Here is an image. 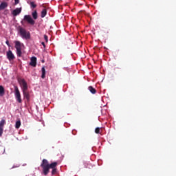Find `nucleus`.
<instances>
[{"label": "nucleus", "mask_w": 176, "mask_h": 176, "mask_svg": "<svg viewBox=\"0 0 176 176\" xmlns=\"http://www.w3.org/2000/svg\"><path fill=\"white\" fill-rule=\"evenodd\" d=\"M57 162H52V164H50L47 160H43L41 167L43 168V175H47L50 172V169L54 168V166H57Z\"/></svg>", "instance_id": "obj_1"}, {"label": "nucleus", "mask_w": 176, "mask_h": 176, "mask_svg": "<svg viewBox=\"0 0 176 176\" xmlns=\"http://www.w3.org/2000/svg\"><path fill=\"white\" fill-rule=\"evenodd\" d=\"M18 32H19V36L23 39L28 40L31 38L30 32L21 26L18 27Z\"/></svg>", "instance_id": "obj_2"}, {"label": "nucleus", "mask_w": 176, "mask_h": 176, "mask_svg": "<svg viewBox=\"0 0 176 176\" xmlns=\"http://www.w3.org/2000/svg\"><path fill=\"white\" fill-rule=\"evenodd\" d=\"M25 22L31 25H34L36 23L35 21L32 18L30 15H25L23 19L21 21V24L24 25Z\"/></svg>", "instance_id": "obj_3"}, {"label": "nucleus", "mask_w": 176, "mask_h": 176, "mask_svg": "<svg viewBox=\"0 0 176 176\" xmlns=\"http://www.w3.org/2000/svg\"><path fill=\"white\" fill-rule=\"evenodd\" d=\"M18 82H19V85L21 87L22 91L28 90V82L25 81L24 78H19Z\"/></svg>", "instance_id": "obj_4"}, {"label": "nucleus", "mask_w": 176, "mask_h": 176, "mask_svg": "<svg viewBox=\"0 0 176 176\" xmlns=\"http://www.w3.org/2000/svg\"><path fill=\"white\" fill-rule=\"evenodd\" d=\"M14 43H15V49H16V56L20 58L22 56L21 43L16 41Z\"/></svg>", "instance_id": "obj_5"}, {"label": "nucleus", "mask_w": 176, "mask_h": 176, "mask_svg": "<svg viewBox=\"0 0 176 176\" xmlns=\"http://www.w3.org/2000/svg\"><path fill=\"white\" fill-rule=\"evenodd\" d=\"M14 88L15 89V99L18 102L22 103L21 95L18 87L15 86Z\"/></svg>", "instance_id": "obj_6"}, {"label": "nucleus", "mask_w": 176, "mask_h": 176, "mask_svg": "<svg viewBox=\"0 0 176 176\" xmlns=\"http://www.w3.org/2000/svg\"><path fill=\"white\" fill-rule=\"evenodd\" d=\"M37 65V58L35 56H32L30 58V65L36 67Z\"/></svg>", "instance_id": "obj_7"}, {"label": "nucleus", "mask_w": 176, "mask_h": 176, "mask_svg": "<svg viewBox=\"0 0 176 176\" xmlns=\"http://www.w3.org/2000/svg\"><path fill=\"white\" fill-rule=\"evenodd\" d=\"M7 57L10 61L14 60L15 59V56L11 50H9L7 52Z\"/></svg>", "instance_id": "obj_8"}, {"label": "nucleus", "mask_w": 176, "mask_h": 176, "mask_svg": "<svg viewBox=\"0 0 176 176\" xmlns=\"http://www.w3.org/2000/svg\"><path fill=\"white\" fill-rule=\"evenodd\" d=\"M23 98L26 99L28 102L30 100V93L28 91H22Z\"/></svg>", "instance_id": "obj_9"}, {"label": "nucleus", "mask_w": 176, "mask_h": 176, "mask_svg": "<svg viewBox=\"0 0 176 176\" xmlns=\"http://www.w3.org/2000/svg\"><path fill=\"white\" fill-rule=\"evenodd\" d=\"M21 11H22V8H15V10H14V11H12V15L14 16H16L19 14H20Z\"/></svg>", "instance_id": "obj_10"}, {"label": "nucleus", "mask_w": 176, "mask_h": 176, "mask_svg": "<svg viewBox=\"0 0 176 176\" xmlns=\"http://www.w3.org/2000/svg\"><path fill=\"white\" fill-rule=\"evenodd\" d=\"M8 6V4L7 2H2L1 4H0V10H3L6 9Z\"/></svg>", "instance_id": "obj_11"}, {"label": "nucleus", "mask_w": 176, "mask_h": 176, "mask_svg": "<svg viewBox=\"0 0 176 176\" xmlns=\"http://www.w3.org/2000/svg\"><path fill=\"white\" fill-rule=\"evenodd\" d=\"M32 16L34 20L38 19V12L36 11V10H34V11L33 12H32Z\"/></svg>", "instance_id": "obj_12"}, {"label": "nucleus", "mask_w": 176, "mask_h": 176, "mask_svg": "<svg viewBox=\"0 0 176 176\" xmlns=\"http://www.w3.org/2000/svg\"><path fill=\"white\" fill-rule=\"evenodd\" d=\"M41 72H42L41 78L45 79L46 77V69L45 67H42Z\"/></svg>", "instance_id": "obj_13"}, {"label": "nucleus", "mask_w": 176, "mask_h": 176, "mask_svg": "<svg viewBox=\"0 0 176 176\" xmlns=\"http://www.w3.org/2000/svg\"><path fill=\"white\" fill-rule=\"evenodd\" d=\"M5 95V89L3 85H0V97H3Z\"/></svg>", "instance_id": "obj_14"}, {"label": "nucleus", "mask_w": 176, "mask_h": 176, "mask_svg": "<svg viewBox=\"0 0 176 176\" xmlns=\"http://www.w3.org/2000/svg\"><path fill=\"white\" fill-rule=\"evenodd\" d=\"M88 90H89V91H91L92 94H96L97 92L96 90L94 88V87H91V85L88 87Z\"/></svg>", "instance_id": "obj_15"}, {"label": "nucleus", "mask_w": 176, "mask_h": 176, "mask_svg": "<svg viewBox=\"0 0 176 176\" xmlns=\"http://www.w3.org/2000/svg\"><path fill=\"white\" fill-rule=\"evenodd\" d=\"M47 14V11L46 8H44L43 10H42L41 15V18L45 17Z\"/></svg>", "instance_id": "obj_16"}, {"label": "nucleus", "mask_w": 176, "mask_h": 176, "mask_svg": "<svg viewBox=\"0 0 176 176\" xmlns=\"http://www.w3.org/2000/svg\"><path fill=\"white\" fill-rule=\"evenodd\" d=\"M21 126V122L20 120L16 121V122H15V129H19Z\"/></svg>", "instance_id": "obj_17"}, {"label": "nucleus", "mask_w": 176, "mask_h": 176, "mask_svg": "<svg viewBox=\"0 0 176 176\" xmlns=\"http://www.w3.org/2000/svg\"><path fill=\"white\" fill-rule=\"evenodd\" d=\"M30 5V7L34 9L37 7V6H36V4H35L34 1H31Z\"/></svg>", "instance_id": "obj_18"}, {"label": "nucleus", "mask_w": 176, "mask_h": 176, "mask_svg": "<svg viewBox=\"0 0 176 176\" xmlns=\"http://www.w3.org/2000/svg\"><path fill=\"white\" fill-rule=\"evenodd\" d=\"M57 166H54V168H51V169H52V175H54L57 173V168H56Z\"/></svg>", "instance_id": "obj_19"}, {"label": "nucleus", "mask_w": 176, "mask_h": 176, "mask_svg": "<svg viewBox=\"0 0 176 176\" xmlns=\"http://www.w3.org/2000/svg\"><path fill=\"white\" fill-rule=\"evenodd\" d=\"M4 124H6V120H2L0 122V127H3V128Z\"/></svg>", "instance_id": "obj_20"}, {"label": "nucleus", "mask_w": 176, "mask_h": 176, "mask_svg": "<svg viewBox=\"0 0 176 176\" xmlns=\"http://www.w3.org/2000/svg\"><path fill=\"white\" fill-rule=\"evenodd\" d=\"M95 133L96 134H100V129L99 127H97L95 129Z\"/></svg>", "instance_id": "obj_21"}, {"label": "nucleus", "mask_w": 176, "mask_h": 176, "mask_svg": "<svg viewBox=\"0 0 176 176\" xmlns=\"http://www.w3.org/2000/svg\"><path fill=\"white\" fill-rule=\"evenodd\" d=\"M3 132V127H1V126H0V136L2 135Z\"/></svg>", "instance_id": "obj_22"}, {"label": "nucleus", "mask_w": 176, "mask_h": 176, "mask_svg": "<svg viewBox=\"0 0 176 176\" xmlns=\"http://www.w3.org/2000/svg\"><path fill=\"white\" fill-rule=\"evenodd\" d=\"M44 39L46 42H48V36L47 35H44Z\"/></svg>", "instance_id": "obj_23"}, {"label": "nucleus", "mask_w": 176, "mask_h": 176, "mask_svg": "<svg viewBox=\"0 0 176 176\" xmlns=\"http://www.w3.org/2000/svg\"><path fill=\"white\" fill-rule=\"evenodd\" d=\"M15 5H18L19 3V0H14Z\"/></svg>", "instance_id": "obj_24"}, {"label": "nucleus", "mask_w": 176, "mask_h": 176, "mask_svg": "<svg viewBox=\"0 0 176 176\" xmlns=\"http://www.w3.org/2000/svg\"><path fill=\"white\" fill-rule=\"evenodd\" d=\"M6 45H8V46H10L9 41H6Z\"/></svg>", "instance_id": "obj_25"}, {"label": "nucleus", "mask_w": 176, "mask_h": 176, "mask_svg": "<svg viewBox=\"0 0 176 176\" xmlns=\"http://www.w3.org/2000/svg\"><path fill=\"white\" fill-rule=\"evenodd\" d=\"M41 45L43 46V47H46L45 43L44 42H42Z\"/></svg>", "instance_id": "obj_26"}, {"label": "nucleus", "mask_w": 176, "mask_h": 176, "mask_svg": "<svg viewBox=\"0 0 176 176\" xmlns=\"http://www.w3.org/2000/svg\"><path fill=\"white\" fill-rule=\"evenodd\" d=\"M5 151H6V149H5V148H3V154L5 153Z\"/></svg>", "instance_id": "obj_27"}]
</instances>
